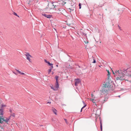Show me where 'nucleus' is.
I'll list each match as a JSON object with an SVG mask.
<instances>
[{
	"mask_svg": "<svg viewBox=\"0 0 131 131\" xmlns=\"http://www.w3.org/2000/svg\"><path fill=\"white\" fill-rule=\"evenodd\" d=\"M13 111V110L12 109H10L9 110V112H10L11 113H12Z\"/></svg>",
	"mask_w": 131,
	"mask_h": 131,
	"instance_id": "obj_31",
	"label": "nucleus"
},
{
	"mask_svg": "<svg viewBox=\"0 0 131 131\" xmlns=\"http://www.w3.org/2000/svg\"><path fill=\"white\" fill-rule=\"evenodd\" d=\"M96 62L95 60L94 59L93 61V63H95Z\"/></svg>",
	"mask_w": 131,
	"mask_h": 131,
	"instance_id": "obj_35",
	"label": "nucleus"
},
{
	"mask_svg": "<svg viewBox=\"0 0 131 131\" xmlns=\"http://www.w3.org/2000/svg\"><path fill=\"white\" fill-rule=\"evenodd\" d=\"M124 73L125 74V76L126 75L131 77V69L130 70H124Z\"/></svg>",
	"mask_w": 131,
	"mask_h": 131,
	"instance_id": "obj_5",
	"label": "nucleus"
},
{
	"mask_svg": "<svg viewBox=\"0 0 131 131\" xmlns=\"http://www.w3.org/2000/svg\"><path fill=\"white\" fill-rule=\"evenodd\" d=\"M91 95L92 97H93L94 96L93 94H92Z\"/></svg>",
	"mask_w": 131,
	"mask_h": 131,
	"instance_id": "obj_39",
	"label": "nucleus"
},
{
	"mask_svg": "<svg viewBox=\"0 0 131 131\" xmlns=\"http://www.w3.org/2000/svg\"><path fill=\"white\" fill-rule=\"evenodd\" d=\"M57 4V3L55 2L50 3L48 4V7L50 9H53L58 6Z\"/></svg>",
	"mask_w": 131,
	"mask_h": 131,
	"instance_id": "obj_2",
	"label": "nucleus"
},
{
	"mask_svg": "<svg viewBox=\"0 0 131 131\" xmlns=\"http://www.w3.org/2000/svg\"><path fill=\"white\" fill-rule=\"evenodd\" d=\"M107 72L108 73V74H107V75H110V72H109V71L108 70H107Z\"/></svg>",
	"mask_w": 131,
	"mask_h": 131,
	"instance_id": "obj_29",
	"label": "nucleus"
},
{
	"mask_svg": "<svg viewBox=\"0 0 131 131\" xmlns=\"http://www.w3.org/2000/svg\"><path fill=\"white\" fill-rule=\"evenodd\" d=\"M13 72V73H14V74H16V73H15V72Z\"/></svg>",
	"mask_w": 131,
	"mask_h": 131,
	"instance_id": "obj_41",
	"label": "nucleus"
},
{
	"mask_svg": "<svg viewBox=\"0 0 131 131\" xmlns=\"http://www.w3.org/2000/svg\"><path fill=\"white\" fill-rule=\"evenodd\" d=\"M4 114L3 110L2 109H0V116L3 115Z\"/></svg>",
	"mask_w": 131,
	"mask_h": 131,
	"instance_id": "obj_15",
	"label": "nucleus"
},
{
	"mask_svg": "<svg viewBox=\"0 0 131 131\" xmlns=\"http://www.w3.org/2000/svg\"><path fill=\"white\" fill-rule=\"evenodd\" d=\"M94 114H95L96 115H99L100 114L99 110H96V112L95 113H94Z\"/></svg>",
	"mask_w": 131,
	"mask_h": 131,
	"instance_id": "obj_11",
	"label": "nucleus"
},
{
	"mask_svg": "<svg viewBox=\"0 0 131 131\" xmlns=\"http://www.w3.org/2000/svg\"><path fill=\"white\" fill-rule=\"evenodd\" d=\"M54 87L55 88L58 89V88L59 87V85L58 84V82H57V83L56 82V84Z\"/></svg>",
	"mask_w": 131,
	"mask_h": 131,
	"instance_id": "obj_19",
	"label": "nucleus"
},
{
	"mask_svg": "<svg viewBox=\"0 0 131 131\" xmlns=\"http://www.w3.org/2000/svg\"><path fill=\"white\" fill-rule=\"evenodd\" d=\"M45 62H46V63H47V62H48L47 61V60H45Z\"/></svg>",
	"mask_w": 131,
	"mask_h": 131,
	"instance_id": "obj_38",
	"label": "nucleus"
},
{
	"mask_svg": "<svg viewBox=\"0 0 131 131\" xmlns=\"http://www.w3.org/2000/svg\"><path fill=\"white\" fill-rule=\"evenodd\" d=\"M53 72H52V74H53Z\"/></svg>",
	"mask_w": 131,
	"mask_h": 131,
	"instance_id": "obj_44",
	"label": "nucleus"
},
{
	"mask_svg": "<svg viewBox=\"0 0 131 131\" xmlns=\"http://www.w3.org/2000/svg\"><path fill=\"white\" fill-rule=\"evenodd\" d=\"M101 126H102V124L101 122L100 123Z\"/></svg>",
	"mask_w": 131,
	"mask_h": 131,
	"instance_id": "obj_40",
	"label": "nucleus"
},
{
	"mask_svg": "<svg viewBox=\"0 0 131 131\" xmlns=\"http://www.w3.org/2000/svg\"><path fill=\"white\" fill-rule=\"evenodd\" d=\"M3 115L0 116V123L2 124L3 122H4V118H3Z\"/></svg>",
	"mask_w": 131,
	"mask_h": 131,
	"instance_id": "obj_10",
	"label": "nucleus"
},
{
	"mask_svg": "<svg viewBox=\"0 0 131 131\" xmlns=\"http://www.w3.org/2000/svg\"><path fill=\"white\" fill-rule=\"evenodd\" d=\"M99 66V67H101V66Z\"/></svg>",
	"mask_w": 131,
	"mask_h": 131,
	"instance_id": "obj_47",
	"label": "nucleus"
},
{
	"mask_svg": "<svg viewBox=\"0 0 131 131\" xmlns=\"http://www.w3.org/2000/svg\"><path fill=\"white\" fill-rule=\"evenodd\" d=\"M14 14L15 15H16V16H17L18 17H19V16H18L17 15V14L15 12H14Z\"/></svg>",
	"mask_w": 131,
	"mask_h": 131,
	"instance_id": "obj_33",
	"label": "nucleus"
},
{
	"mask_svg": "<svg viewBox=\"0 0 131 131\" xmlns=\"http://www.w3.org/2000/svg\"><path fill=\"white\" fill-rule=\"evenodd\" d=\"M51 89H53L54 91H57L58 90V89L55 88V87H54V88H52V87H51Z\"/></svg>",
	"mask_w": 131,
	"mask_h": 131,
	"instance_id": "obj_22",
	"label": "nucleus"
},
{
	"mask_svg": "<svg viewBox=\"0 0 131 131\" xmlns=\"http://www.w3.org/2000/svg\"><path fill=\"white\" fill-rule=\"evenodd\" d=\"M111 80H106L104 82V83L103 84V85L109 88L111 86Z\"/></svg>",
	"mask_w": 131,
	"mask_h": 131,
	"instance_id": "obj_3",
	"label": "nucleus"
},
{
	"mask_svg": "<svg viewBox=\"0 0 131 131\" xmlns=\"http://www.w3.org/2000/svg\"><path fill=\"white\" fill-rule=\"evenodd\" d=\"M118 26L119 29H120V30H121V27L119 26L118 25Z\"/></svg>",
	"mask_w": 131,
	"mask_h": 131,
	"instance_id": "obj_37",
	"label": "nucleus"
},
{
	"mask_svg": "<svg viewBox=\"0 0 131 131\" xmlns=\"http://www.w3.org/2000/svg\"><path fill=\"white\" fill-rule=\"evenodd\" d=\"M66 3V2H65L64 1H62V4H63V5H64V4H65Z\"/></svg>",
	"mask_w": 131,
	"mask_h": 131,
	"instance_id": "obj_27",
	"label": "nucleus"
},
{
	"mask_svg": "<svg viewBox=\"0 0 131 131\" xmlns=\"http://www.w3.org/2000/svg\"><path fill=\"white\" fill-rule=\"evenodd\" d=\"M101 130H102V126H101Z\"/></svg>",
	"mask_w": 131,
	"mask_h": 131,
	"instance_id": "obj_36",
	"label": "nucleus"
},
{
	"mask_svg": "<svg viewBox=\"0 0 131 131\" xmlns=\"http://www.w3.org/2000/svg\"><path fill=\"white\" fill-rule=\"evenodd\" d=\"M115 78L117 80H122L124 79V77L125 76L124 71L122 70L115 71Z\"/></svg>",
	"mask_w": 131,
	"mask_h": 131,
	"instance_id": "obj_1",
	"label": "nucleus"
},
{
	"mask_svg": "<svg viewBox=\"0 0 131 131\" xmlns=\"http://www.w3.org/2000/svg\"><path fill=\"white\" fill-rule=\"evenodd\" d=\"M75 85L77 86L78 84L80 83L81 82V80L80 79H78L75 80Z\"/></svg>",
	"mask_w": 131,
	"mask_h": 131,
	"instance_id": "obj_7",
	"label": "nucleus"
},
{
	"mask_svg": "<svg viewBox=\"0 0 131 131\" xmlns=\"http://www.w3.org/2000/svg\"><path fill=\"white\" fill-rule=\"evenodd\" d=\"M82 29H81L80 30V32L81 33V34L82 35H84V36H86V34L85 33H84L83 32H82Z\"/></svg>",
	"mask_w": 131,
	"mask_h": 131,
	"instance_id": "obj_17",
	"label": "nucleus"
},
{
	"mask_svg": "<svg viewBox=\"0 0 131 131\" xmlns=\"http://www.w3.org/2000/svg\"><path fill=\"white\" fill-rule=\"evenodd\" d=\"M86 106V105H85L83 107L81 108V112H82V109L84 107H85Z\"/></svg>",
	"mask_w": 131,
	"mask_h": 131,
	"instance_id": "obj_32",
	"label": "nucleus"
},
{
	"mask_svg": "<svg viewBox=\"0 0 131 131\" xmlns=\"http://www.w3.org/2000/svg\"><path fill=\"white\" fill-rule=\"evenodd\" d=\"M52 110L55 114L56 115H57V110L56 109L54 108H52Z\"/></svg>",
	"mask_w": 131,
	"mask_h": 131,
	"instance_id": "obj_13",
	"label": "nucleus"
},
{
	"mask_svg": "<svg viewBox=\"0 0 131 131\" xmlns=\"http://www.w3.org/2000/svg\"><path fill=\"white\" fill-rule=\"evenodd\" d=\"M42 15L45 17H47L48 18H50L52 17V16L51 15H47L45 14H42Z\"/></svg>",
	"mask_w": 131,
	"mask_h": 131,
	"instance_id": "obj_9",
	"label": "nucleus"
},
{
	"mask_svg": "<svg viewBox=\"0 0 131 131\" xmlns=\"http://www.w3.org/2000/svg\"><path fill=\"white\" fill-rule=\"evenodd\" d=\"M10 116L7 118H6V119H4V122L7 123L8 122V121L10 120Z\"/></svg>",
	"mask_w": 131,
	"mask_h": 131,
	"instance_id": "obj_12",
	"label": "nucleus"
},
{
	"mask_svg": "<svg viewBox=\"0 0 131 131\" xmlns=\"http://www.w3.org/2000/svg\"><path fill=\"white\" fill-rule=\"evenodd\" d=\"M96 98V97H93V99H91L90 100L91 101H92L94 103L93 105H94V106H97V105L96 103V100H95V99Z\"/></svg>",
	"mask_w": 131,
	"mask_h": 131,
	"instance_id": "obj_8",
	"label": "nucleus"
},
{
	"mask_svg": "<svg viewBox=\"0 0 131 131\" xmlns=\"http://www.w3.org/2000/svg\"><path fill=\"white\" fill-rule=\"evenodd\" d=\"M77 34H78L79 35V32H77Z\"/></svg>",
	"mask_w": 131,
	"mask_h": 131,
	"instance_id": "obj_42",
	"label": "nucleus"
},
{
	"mask_svg": "<svg viewBox=\"0 0 131 131\" xmlns=\"http://www.w3.org/2000/svg\"><path fill=\"white\" fill-rule=\"evenodd\" d=\"M58 77L57 76H56L55 77V79H56V82H57H57H58Z\"/></svg>",
	"mask_w": 131,
	"mask_h": 131,
	"instance_id": "obj_21",
	"label": "nucleus"
},
{
	"mask_svg": "<svg viewBox=\"0 0 131 131\" xmlns=\"http://www.w3.org/2000/svg\"><path fill=\"white\" fill-rule=\"evenodd\" d=\"M83 102V103H84V102Z\"/></svg>",
	"mask_w": 131,
	"mask_h": 131,
	"instance_id": "obj_45",
	"label": "nucleus"
},
{
	"mask_svg": "<svg viewBox=\"0 0 131 131\" xmlns=\"http://www.w3.org/2000/svg\"><path fill=\"white\" fill-rule=\"evenodd\" d=\"M25 55L26 56V58L30 62H31V61L30 59V58L31 57V56L28 53H26Z\"/></svg>",
	"mask_w": 131,
	"mask_h": 131,
	"instance_id": "obj_6",
	"label": "nucleus"
},
{
	"mask_svg": "<svg viewBox=\"0 0 131 131\" xmlns=\"http://www.w3.org/2000/svg\"><path fill=\"white\" fill-rule=\"evenodd\" d=\"M52 68H51H51L49 69L48 70V73L49 74H50V72H51V69Z\"/></svg>",
	"mask_w": 131,
	"mask_h": 131,
	"instance_id": "obj_24",
	"label": "nucleus"
},
{
	"mask_svg": "<svg viewBox=\"0 0 131 131\" xmlns=\"http://www.w3.org/2000/svg\"><path fill=\"white\" fill-rule=\"evenodd\" d=\"M107 99V98H106L105 99H106H106Z\"/></svg>",
	"mask_w": 131,
	"mask_h": 131,
	"instance_id": "obj_46",
	"label": "nucleus"
},
{
	"mask_svg": "<svg viewBox=\"0 0 131 131\" xmlns=\"http://www.w3.org/2000/svg\"><path fill=\"white\" fill-rule=\"evenodd\" d=\"M107 75V76H108V77H107V80H111L110 79V75Z\"/></svg>",
	"mask_w": 131,
	"mask_h": 131,
	"instance_id": "obj_20",
	"label": "nucleus"
},
{
	"mask_svg": "<svg viewBox=\"0 0 131 131\" xmlns=\"http://www.w3.org/2000/svg\"><path fill=\"white\" fill-rule=\"evenodd\" d=\"M112 71L113 72V74H114V77H115V72H114L113 71Z\"/></svg>",
	"mask_w": 131,
	"mask_h": 131,
	"instance_id": "obj_30",
	"label": "nucleus"
},
{
	"mask_svg": "<svg viewBox=\"0 0 131 131\" xmlns=\"http://www.w3.org/2000/svg\"><path fill=\"white\" fill-rule=\"evenodd\" d=\"M96 99H97V98L96 97V98L95 99V100H96V101H97L96 100Z\"/></svg>",
	"mask_w": 131,
	"mask_h": 131,
	"instance_id": "obj_43",
	"label": "nucleus"
},
{
	"mask_svg": "<svg viewBox=\"0 0 131 131\" xmlns=\"http://www.w3.org/2000/svg\"><path fill=\"white\" fill-rule=\"evenodd\" d=\"M12 114L10 115V116H12L13 117H14L15 116V114L14 113H12Z\"/></svg>",
	"mask_w": 131,
	"mask_h": 131,
	"instance_id": "obj_23",
	"label": "nucleus"
},
{
	"mask_svg": "<svg viewBox=\"0 0 131 131\" xmlns=\"http://www.w3.org/2000/svg\"><path fill=\"white\" fill-rule=\"evenodd\" d=\"M79 9H81V4L80 3H79Z\"/></svg>",
	"mask_w": 131,
	"mask_h": 131,
	"instance_id": "obj_28",
	"label": "nucleus"
},
{
	"mask_svg": "<svg viewBox=\"0 0 131 131\" xmlns=\"http://www.w3.org/2000/svg\"><path fill=\"white\" fill-rule=\"evenodd\" d=\"M109 88L103 85L101 90L102 93H106L109 90Z\"/></svg>",
	"mask_w": 131,
	"mask_h": 131,
	"instance_id": "obj_4",
	"label": "nucleus"
},
{
	"mask_svg": "<svg viewBox=\"0 0 131 131\" xmlns=\"http://www.w3.org/2000/svg\"><path fill=\"white\" fill-rule=\"evenodd\" d=\"M47 63L49 65V66H51V68H53V64L50 63L49 62H47Z\"/></svg>",
	"mask_w": 131,
	"mask_h": 131,
	"instance_id": "obj_18",
	"label": "nucleus"
},
{
	"mask_svg": "<svg viewBox=\"0 0 131 131\" xmlns=\"http://www.w3.org/2000/svg\"><path fill=\"white\" fill-rule=\"evenodd\" d=\"M58 10L59 11V12H60V13H61L62 14V12H63L65 10L63 9H62V8H60V9H59Z\"/></svg>",
	"mask_w": 131,
	"mask_h": 131,
	"instance_id": "obj_14",
	"label": "nucleus"
},
{
	"mask_svg": "<svg viewBox=\"0 0 131 131\" xmlns=\"http://www.w3.org/2000/svg\"><path fill=\"white\" fill-rule=\"evenodd\" d=\"M7 106L6 105H4L3 104H2V107H6Z\"/></svg>",
	"mask_w": 131,
	"mask_h": 131,
	"instance_id": "obj_26",
	"label": "nucleus"
},
{
	"mask_svg": "<svg viewBox=\"0 0 131 131\" xmlns=\"http://www.w3.org/2000/svg\"><path fill=\"white\" fill-rule=\"evenodd\" d=\"M84 42L85 43V44H88V40L86 41H84Z\"/></svg>",
	"mask_w": 131,
	"mask_h": 131,
	"instance_id": "obj_25",
	"label": "nucleus"
},
{
	"mask_svg": "<svg viewBox=\"0 0 131 131\" xmlns=\"http://www.w3.org/2000/svg\"><path fill=\"white\" fill-rule=\"evenodd\" d=\"M16 71H17L19 73L22 74V75H25V74L24 73H22L20 71L18 70L17 69H15Z\"/></svg>",
	"mask_w": 131,
	"mask_h": 131,
	"instance_id": "obj_16",
	"label": "nucleus"
},
{
	"mask_svg": "<svg viewBox=\"0 0 131 131\" xmlns=\"http://www.w3.org/2000/svg\"><path fill=\"white\" fill-rule=\"evenodd\" d=\"M64 119V120H65V121L66 123L67 124H68V122H67V120L66 119Z\"/></svg>",
	"mask_w": 131,
	"mask_h": 131,
	"instance_id": "obj_34",
	"label": "nucleus"
}]
</instances>
